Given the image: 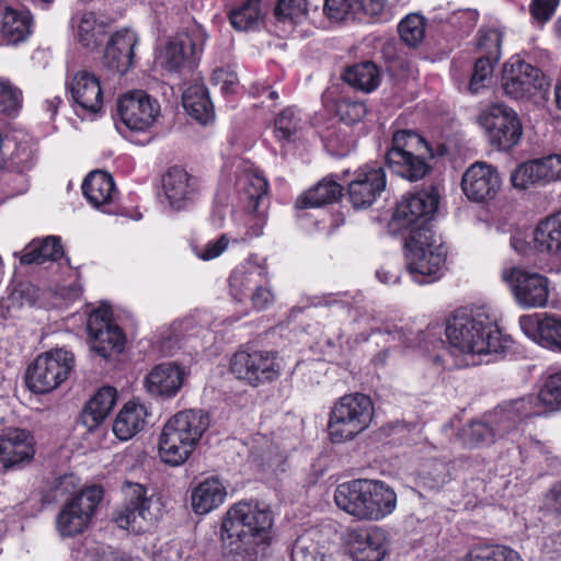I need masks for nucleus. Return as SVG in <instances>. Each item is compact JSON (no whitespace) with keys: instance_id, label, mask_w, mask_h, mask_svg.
Masks as SVG:
<instances>
[{"instance_id":"35","label":"nucleus","mask_w":561,"mask_h":561,"mask_svg":"<svg viewBox=\"0 0 561 561\" xmlns=\"http://www.w3.org/2000/svg\"><path fill=\"white\" fill-rule=\"evenodd\" d=\"M541 405L543 404L539 394L518 398L500 405L494 412V417L496 422L523 424L526 419L541 415Z\"/></svg>"},{"instance_id":"19","label":"nucleus","mask_w":561,"mask_h":561,"mask_svg":"<svg viewBox=\"0 0 561 561\" xmlns=\"http://www.w3.org/2000/svg\"><path fill=\"white\" fill-rule=\"evenodd\" d=\"M386 172L380 165H364L348 184V198L354 208L370 207L386 190Z\"/></svg>"},{"instance_id":"24","label":"nucleus","mask_w":561,"mask_h":561,"mask_svg":"<svg viewBox=\"0 0 561 561\" xmlns=\"http://www.w3.org/2000/svg\"><path fill=\"white\" fill-rule=\"evenodd\" d=\"M138 42L137 34L129 28H122L114 33L104 50V67L121 75L127 72L133 65L134 49Z\"/></svg>"},{"instance_id":"27","label":"nucleus","mask_w":561,"mask_h":561,"mask_svg":"<svg viewBox=\"0 0 561 561\" xmlns=\"http://www.w3.org/2000/svg\"><path fill=\"white\" fill-rule=\"evenodd\" d=\"M34 439L24 430L8 428L0 434V461L13 466L34 456Z\"/></svg>"},{"instance_id":"20","label":"nucleus","mask_w":561,"mask_h":561,"mask_svg":"<svg viewBox=\"0 0 561 561\" xmlns=\"http://www.w3.org/2000/svg\"><path fill=\"white\" fill-rule=\"evenodd\" d=\"M541 71L520 60L511 59L503 71V90L515 100L527 99L542 88Z\"/></svg>"},{"instance_id":"22","label":"nucleus","mask_w":561,"mask_h":561,"mask_svg":"<svg viewBox=\"0 0 561 561\" xmlns=\"http://www.w3.org/2000/svg\"><path fill=\"white\" fill-rule=\"evenodd\" d=\"M162 191L170 208L179 211L186 209L195 202L198 185L194 176L175 165L163 174Z\"/></svg>"},{"instance_id":"41","label":"nucleus","mask_w":561,"mask_h":561,"mask_svg":"<svg viewBox=\"0 0 561 561\" xmlns=\"http://www.w3.org/2000/svg\"><path fill=\"white\" fill-rule=\"evenodd\" d=\"M495 426H497V439L514 444L523 460L530 451L547 453L546 446L541 442L525 433L523 424L495 421Z\"/></svg>"},{"instance_id":"18","label":"nucleus","mask_w":561,"mask_h":561,"mask_svg":"<svg viewBox=\"0 0 561 561\" xmlns=\"http://www.w3.org/2000/svg\"><path fill=\"white\" fill-rule=\"evenodd\" d=\"M88 332L92 339V348L102 357L108 358L123 351L125 337L119 328L111 320L107 309L93 311L88 319Z\"/></svg>"},{"instance_id":"11","label":"nucleus","mask_w":561,"mask_h":561,"mask_svg":"<svg viewBox=\"0 0 561 561\" xmlns=\"http://www.w3.org/2000/svg\"><path fill=\"white\" fill-rule=\"evenodd\" d=\"M102 497V488L92 485L69 499L56 520L60 535L70 537L82 533L91 522Z\"/></svg>"},{"instance_id":"60","label":"nucleus","mask_w":561,"mask_h":561,"mask_svg":"<svg viewBox=\"0 0 561 561\" xmlns=\"http://www.w3.org/2000/svg\"><path fill=\"white\" fill-rule=\"evenodd\" d=\"M229 239L222 234L219 239L209 241L203 247H196L194 251L199 259L210 261L218 257L227 249Z\"/></svg>"},{"instance_id":"42","label":"nucleus","mask_w":561,"mask_h":561,"mask_svg":"<svg viewBox=\"0 0 561 561\" xmlns=\"http://www.w3.org/2000/svg\"><path fill=\"white\" fill-rule=\"evenodd\" d=\"M341 196L342 186L334 179L324 178L297 199L296 207L300 209L320 207L336 202Z\"/></svg>"},{"instance_id":"33","label":"nucleus","mask_w":561,"mask_h":561,"mask_svg":"<svg viewBox=\"0 0 561 561\" xmlns=\"http://www.w3.org/2000/svg\"><path fill=\"white\" fill-rule=\"evenodd\" d=\"M71 22L76 41L85 49H96L107 34V23L93 12H83Z\"/></svg>"},{"instance_id":"6","label":"nucleus","mask_w":561,"mask_h":561,"mask_svg":"<svg viewBox=\"0 0 561 561\" xmlns=\"http://www.w3.org/2000/svg\"><path fill=\"white\" fill-rule=\"evenodd\" d=\"M433 151L423 137L411 130L393 135L392 147L386 154L389 168L411 182L423 179L430 171Z\"/></svg>"},{"instance_id":"32","label":"nucleus","mask_w":561,"mask_h":561,"mask_svg":"<svg viewBox=\"0 0 561 561\" xmlns=\"http://www.w3.org/2000/svg\"><path fill=\"white\" fill-rule=\"evenodd\" d=\"M149 416L148 408L136 401L126 402L113 423V433L119 440H128L141 432Z\"/></svg>"},{"instance_id":"14","label":"nucleus","mask_w":561,"mask_h":561,"mask_svg":"<svg viewBox=\"0 0 561 561\" xmlns=\"http://www.w3.org/2000/svg\"><path fill=\"white\" fill-rule=\"evenodd\" d=\"M438 207V195L435 192H419L403 196L398 203L390 227L398 231H409L430 227V217Z\"/></svg>"},{"instance_id":"8","label":"nucleus","mask_w":561,"mask_h":561,"mask_svg":"<svg viewBox=\"0 0 561 561\" xmlns=\"http://www.w3.org/2000/svg\"><path fill=\"white\" fill-rule=\"evenodd\" d=\"M232 375L251 387H260L277 380L282 362L276 352L265 350H241L230 360Z\"/></svg>"},{"instance_id":"36","label":"nucleus","mask_w":561,"mask_h":561,"mask_svg":"<svg viewBox=\"0 0 561 561\" xmlns=\"http://www.w3.org/2000/svg\"><path fill=\"white\" fill-rule=\"evenodd\" d=\"M82 192L87 199L95 207L108 206L116 194L112 175L104 171H92L82 183Z\"/></svg>"},{"instance_id":"16","label":"nucleus","mask_w":561,"mask_h":561,"mask_svg":"<svg viewBox=\"0 0 561 561\" xmlns=\"http://www.w3.org/2000/svg\"><path fill=\"white\" fill-rule=\"evenodd\" d=\"M117 114L122 123L131 130H148L160 115L159 102L146 91L134 90L119 96Z\"/></svg>"},{"instance_id":"28","label":"nucleus","mask_w":561,"mask_h":561,"mask_svg":"<svg viewBox=\"0 0 561 561\" xmlns=\"http://www.w3.org/2000/svg\"><path fill=\"white\" fill-rule=\"evenodd\" d=\"M184 371L175 364L154 366L145 379L146 390L154 397H173L182 387Z\"/></svg>"},{"instance_id":"1","label":"nucleus","mask_w":561,"mask_h":561,"mask_svg":"<svg viewBox=\"0 0 561 561\" xmlns=\"http://www.w3.org/2000/svg\"><path fill=\"white\" fill-rule=\"evenodd\" d=\"M397 493L386 482L355 479L334 491L336 506L358 520L378 522L397 508Z\"/></svg>"},{"instance_id":"7","label":"nucleus","mask_w":561,"mask_h":561,"mask_svg":"<svg viewBox=\"0 0 561 561\" xmlns=\"http://www.w3.org/2000/svg\"><path fill=\"white\" fill-rule=\"evenodd\" d=\"M75 367L73 354L65 348H55L36 357L28 367L26 385L32 392L47 393L58 388Z\"/></svg>"},{"instance_id":"26","label":"nucleus","mask_w":561,"mask_h":561,"mask_svg":"<svg viewBox=\"0 0 561 561\" xmlns=\"http://www.w3.org/2000/svg\"><path fill=\"white\" fill-rule=\"evenodd\" d=\"M244 194L249 201V211L251 219L254 224L251 227V236H260L263 226L266 222V207H267V181L260 174L248 173L242 179Z\"/></svg>"},{"instance_id":"49","label":"nucleus","mask_w":561,"mask_h":561,"mask_svg":"<svg viewBox=\"0 0 561 561\" xmlns=\"http://www.w3.org/2000/svg\"><path fill=\"white\" fill-rule=\"evenodd\" d=\"M401 39L411 47L420 45L425 35V20L419 14L407 15L399 24Z\"/></svg>"},{"instance_id":"37","label":"nucleus","mask_w":561,"mask_h":561,"mask_svg":"<svg viewBox=\"0 0 561 561\" xmlns=\"http://www.w3.org/2000/svg\"><path fill=\"white\" fill-rule=\"evenodd\" d=\"M23 265L43 264L46 261H56L62 255L59 238L48 236L44 239H34L21 252H15Z\"/></svg>"},{"instance_id":"58","label":"nucleus","mask_w":561,"mask_h":561,"mask_svg":"<svg viewBox=\"0 0 561 561\" xmlns=\"http://www.w3.org/2000/svg\"><path fill=\"white\" fill-rule=\"evenodd\" d=\"M337 113L341 117V121L346 124H354L362 121L366 114L367 108L366 105L362 102L356 101H342L337 105Z\"/></svg>"},{"instance_id":"12","label":"nucleus","mask_w":561,"mask_h":561,"mask_svg":"<svg viewBox=\"0 0 561 561\" xmlns=\"http://www.w3.org/2000/svg\"><path fill=\"white\" fill-rule=\"evenodd\" d=\"M273 525L272 514L268 510L260 507L253 502H238L226 514L221 529L228 538L244 540L265 534Z\"/></svg>"},{"instance_id":"23","label":"nucleus","mask_w":561,"mask_h":561,"mask_svg":"<svg viewBox=\"0 0 561 561\" xmlns=\"http://www.w3.org/2000/svg\"><path fill=\"white\" fill-rule=\"evenodd\" d=\"M71 99L83 114H98L103 108V89L93 72L80 70L68 84Z\"/></svg>"},{"instance_id":"29","label":"nucleus","mask_w":561,"mask_h":561,"mask_svg":"<svg viewBox=\"0 0 561 561\" xmlns=\"http://www.w3.org/2000/svg\"><path fill=\"white\" fill-rule=\"evenodd\" d=\"M227 489L217 477H208L191 491V506L198 515H206L224 504Z\"/></svg>"},{"instance_id":"38","label":"nucleus","mask_w":561,"mask_h":561,"mask_svg":"<svg viewBox=\"0 0 561 561\" xmlns=\"http://www.w3.org/2000/svg\"><path fill=\"white\" fill-rule=\"evenodd\" d=\"M182 104L187 114L201 124H207L214 118V106L202 83L195 82L184 89Z\"/></svg>"},{"instance_id":"9","label":"nucleus","mask_w":561,"mask_h":561,"mask_svg":"<svg viewBox=\"0 0 561 561\" xmlns=\"http://www.w3.org/2000/svg\"><path fill=\"white\" fill-rule=\"evenodd\" d=\"M123 494L124 504L115 515L119 528L141 533L147 525L157 520V500L147 494L142 484L126 482Z\"/></svg>"},{"instance_id":"59","label":"nucleus","mask_w":561,"mask_h":561,"mask_svg":"<svg viewBox=\"0 0 561 561\" xmlns=\"http://www.w3.org/2000/svg\"><path fill=\"white\" fill-rule=\"evenodd\" d=\"M250 299L252 305L257 310L267 308L274 301V295L268 286L267 273L262 283H257L253 290H251Z\"/></svg>"},{"instance_id":"47","label":"nucleus","mask_w":561,"mask_h":561,"mask_svg":"<svg viewBox=\"0 0 561 561\" xmlns=\"http://www.w3.org/2000/svg\"><path fill=\"white\" fill-rule=\"evenodd\" d=\"M304 121L294 108H285L275 119V136L280 141H290L302 129Z\"/></svg>"},{"instance_id":"21","label":"nucleus","mask_w":561,"mask_h":561,"mask_svg":"<svg viewBox=\"0 0 561 561\" xmlns=\"http://www.w3.org/2000/svg\"><path fill=\"white\" fill-rule=\"evenodd\" d=\"M560 180L561 154H550L541 159L527 161L518 165L511 174V183L518 190Z\"/></svg>"},{"instance_id":"48","label":"nucleus","mask_w":561,"mask_h":561,"mask_svg":"<svg viewBox=\"0 0 561 561\" xmlns=\"http://www.w3.org/2000/svg\"><path fill=\"white\" fill-rule=\"evenodd\" d=\"M462 561H523L519 554L504 546H486L472 549Z\"/></svg>"},{"instance_id":"50","label":"nucleus","mask_w":561,"mask_h":561,"mask_svg":"<svg viewBox=\"0 0 561 561\" xmlns=\"http://www.w3.org/2000/svg\"><path fill=\"white\" fill-rule=\"evenodd\" d=\"M495 62L486 57H481L476 61L468 87L471 93H478L489 85Z\"/></svg>"},{"instance_id":"46","label":"nucleus","mask_w":561,"mask_h":561,"mask_svg":"<svg viewBox=\"0 0 561 561\" xmlns=\"http://www.w3.org/2000/svg\"><path fill=\"white\" fill-rule=\"evenodd\" d=\"M461 439L468 447H483L494 444L497 439V426L484 422H471L461 430Z\"/></svg>"},{"instance_id":"64","label":"nucleus","mask_w":561,"mask_h":561,"mask_svg":"<svg viewBox=\"0 0 561 561\" xmlns=\"http://www.w3.org/2000/svg\"><path fill=\"white\" fill-rule=\"evenodd\" d=\"M213 78L217 83H221V90L227 93L232 92L233 87L238 83L237 75L226 69L215 70Z\"/></svg>"},{"instance_id":"52","label":"nucleus","mask_w":561,"mask_h":561,"mask_svg":"<svg viewBox=\"0 0 561 561\" xmlns=\"http://www.w3.org/2000/svg\"><path fill=\"white\" fill-rule=\"evenodd\" d=\"M540 402L554 410L561 409V370L550 375L539 392Z\"/></svg>"},{"instance_id":"61","label":"nucleus","mask_w":561,"mask_h":561,"mask_svg":"<svg viewBox=\"0 0 561 561\" xmlns=\"http://www.w3.org/2000/svg\"><path fill=\"white\" fill-rule=\"evenodd\" d=\"M560 0H533L529 7L533 18L539 23H546L552 18Z\"/></svg>"},{"instance_id":"63","label":"nucleus","mask_w":561,"mask_h":561,"mask_svg":"<svg viewBox=\"0 0 561 561\" xmlns=\"http://www.w3.org/2000/svg\"><path fill=\"white\" fill-rule=\"evenodd\" d=\"M357 12L363 11L369 16H379L386 10V0H357Z\"/></svg>"},{"instance_id":"3","label":"nucleus","mask_w":561,"mask_h":561,"mask_svg":"<svg viewBox=\"0 0 561 561\" xmlns=\"http://www.w3.org/2000/svg\"><path fill=\"white\" fill-rule=\"evenodd\" d=\"M446 336L453 350L472 358L504 350L500 330L481 313H456L447 323Z\"/></svg>"},{"instance_id":"51","label":"nucleus","mask_w":561,"mask_h":561,"mask_svg":"<svg viewBox=\"0 0 561 561\" xmlns=\"http://www.w3.org/2000/svg\"><path fill=\"white\" fill-rule=\"evenodd\" d=\"M502 33L495 28L479 31L478 47L484 53L483 57L499 61L501 57Z\"/></svg>"},{"instance_id":"44","label":"nucleus","mask_w":561,"mask_h":561,"mask_svg":"<svg viewBox=\"0 0 561 561\" xmlns=\"http://www.w3.org/2000/svg\"><path fill=\"white\" fill-rule=\"evenodd\" d=\"M265 274L266 271L255 264L234 270L229 278L231 295L238 300L250 296L257 283L264 280Z\"/></svg>"},{"instance_id":"17","label":"nucleus","mask_w":561,"mask_h":561,"mask_svg":"<svg viewBox=\"0 0 561 561\" xmlns=\"http://www.w3.org/2000/svg\"><path fill=\"white\" fill-rule=\"evenodd\" d=\"M502 180L495 167L484 161L472 163L462 174L461 188L468 199L485 203L496 197Z\"/></svg>"},{"instance_id":"25","label":"nucleus","mask_w":561,"mask_h":561,"mask_svg":"<svg viewBox=\"0 0 561 561\" xmlns=\"http://www.w3.org/2000/svg\"><path fill=\"white\" fill-rule=\"evenodd\" d=\"M348 545L355 561H381L388 549L386 533L379 527L352 531Z\"/></svg>"},{"instance_id":"39","label":"nucleus","mask_w":561,"mask_h":561,"mask_svg":"<svg viewBox=\"0 0 561 561\" xmlns=\"http://www.w3.org/2000/svg\"><path fill=\"white\" fill-rule=\"evenodd\" d=\"M117 400V391L113 387H102L87 403L82 419L89 428L100 425L111 413Z\"/></svg>"},{"instance_id":"62","label":"nucleus","mask_w":561,"mask_h":561,"mask_svg":"<svg viewBox=\"0 0 561 561\" xmlns=\"http://www.w3.org/2000/svg\"><path fill=\"white\" fill-rule=\"evenodd\" d=\"M534 231L526 233L524 231H516L511 238V247L519 254L526 255L531 250H537L533 240Z\"/></svg>"},{"instance_id":"45","label":"nucleus","mask_w":561,"mask_h":561,"mask_svg":"<svg viewBox=\"0 0 561 561\" xmlns=\"http://www.w3.org/2000/svg\"><path fill=\"white\" fill-rule=\"evenodd\" d=\"M264 16L261 0H245L229 13L231 26L236 31L247 32L259 27Z\"/></svg>"},{"instance_id":"10","label":"nucleus","mask_w":561,"mask_h":561,"mask_svg":"<svg viewBox=\"0 0 561 561\" xmlns=\"http://www.w3.org/2000/svg\"><path fill=\"white\" fill-rule=\"evenodd\" d=\"M478 119L491 146L500 150L513 148L522 137V125L516 113L502 103L482 110Z\"/></svg>"},{"instance_id":"57","label":"nucleus","mask_w":561,"mask_h":561,"mask_svg":"<svg viewBox=\"0 0 561 561\" xmlns=\"http://www.w3.org/2000/svg\"><path fill=\"white\" fill-rule=\"evenodd\" d=\"M450 479L449 467L444 461H433L423 476V483L430 489H439Z\"/></svg>"},{"instance_id":"54","label":"nucleus","mask_w":561,"mask_h":561,"mask_svg":"<svg viewBox=\"0 0 561 561\" xmlns=\"http://www.w3.org/2000/svg\"><path fill=\"white\" fill-rule=\"evenodd\" d=\"M357 0H325L324 14L328 19L334 22H341L357 12Z\"/></svg>"},{"instance_id":"30","label":"nucleus","mask_w":561,"mask_h":561,"mask_svg":"<svg viewBox=\"0 0 561 561\" xmlns=\"http://www.w3.org/2000/svg\"><path fill=\"white\" fill-rule=\"evenodd\" d=\"M34 21L26 9L5 7L1 13L0 35L8 45L25 42L33 32Z\"/></svg>"},{"instance_id":"34","label":"nucleus","mask_w":561,"mask_h":561,"mask_svg":"<svg viewBox=\"0 0 561 561\" xmlns=\"http://www.w3.org/2000/svg\"><path fill=\"white\" fill-rule=\"evenodd\" d=\"M523 331L546 347L561 348V320L553 316L542 319L522 317L519 320Z\"/></svg>"},{"instance_id":"5","label":"nucleus","mask_w":561,"mask_h":561,"mask_svg":"<svg viewBox=\"0 0 561 561\" xmlns=\"http://www.w3.org/2000/svg\"><path fill=\"white\" fill-rule=\"evenodd\" d=\"M373 416L374 404L368 396L354 392L341 397L329 414L330 439L335 444L352 440L369 426Z\"/></svg>"},{"instance_id":"31","label":"nucleus","mask_w":561,"mask_h":561,"mask_svg":"<svg viewBox=\"0 0 561 561\" xmlns=\"http://www.w3.org/2000/svg\"><path fill=\"white\" fill-rule=\"evenodd\" d=\"M329 539L316 528L299 536L293 545L291 561H327L330 557Z\"/></svg>"},{"instance_id":"55","label":"nucleus","mask_w":561,"mask_h":561,"mask_svg":"<svg viewBox=\"0 0 561 561\" xmlns=\"http://www.w3.org/2000/svg\"><path fill=\"white\" fill-rule=\"evenodd\" d=\"M307 14V0H278L275 15L278 20L299 21Z\"/></svg>"},{"instance_id":"40","label":"nucleus","mask_w":561,"mask_h":561,"mask_svg":"<svg viewBox=\"0 0 561 561\" xmlns=\"http://www.w3.org/2000/svg\"><path fill=\"white\" fill-rule=\"evenodd\" d=\"M533 240L538 251L561 256V210L538 224Z\"/></svg>"},{"instance_id":"13","label":"nucleus","mask_w":561,"mask_h":561,"mask_svg":"<svg viewBox=\"0 0 561 561\" xmlns=\"http://www.w3.org/2000/svg\"><path fill=\"white\" fill-rule=\"evenodd\" d=\"M502 279L506 283L518 306L542 308L549 299V279L534 272L513 266L502 272Z\"/></svg>"},{"instance_id":"4","label":"nucleus","mask_w":561,"mask_h":561,"mask_svg":"<svg viewBox=\"0 0 561 561\" xmlns=\"http://www.w3.org/2000/svg\"><path fill=\"white\" fill-rule=\"evenodd\" d=\"M404 245L407 270L415 283L428 284L442 276L448 249L431 227L414 229Z\"/></svg>"},{"instance_id":"15","label":"nucleus","mask_w":561,"mask_h":561,"mask_svg":"<svg viewBox=\"0 0 561 561\" xmlns=\"http://www.w3.org/2000/svg\"><path fill=\"white\" fill-rule=\"evenodd\" d=\"M204 34L201 30L178 34L159 49L156 64L163 70L176 73L194 64L204 46Z\"/></svg>"},{"instance_id":"53","label":"nucleus","mask_w":561,"mask_h":561,"mask_svg":"<svg viewBox=\"0 0 561 561\" xmlns=\"http://www.w3.org/2000/svg\"><path fill=\"white\" fill-rule=\"evenodd\" d=\"M35 164V158L32 149L26 145H19L12 152L9 160V168L20 174L23 182L26 183L24 174L28 172Z\"/></svg>"},{"instance_id":"43","label":"nucleus","mask_w":561,"mask_h":561,"mask_svg":"<svg viewBox=\"0 0 561 561\" xmlns=\"http://www.w3.org/2000/svg\"><path fill=\"white\" fill-rule=\"evenodd\" d=\"M342 78L347 84L365 93L373 92L380 84V71L371 61L348 67Z\"/></svg>"},{"instance_id":"56","label":"nucleus","mask_w":561,"mask_h":561,"mask_svg":"<svg viewBox=\"0 0 561 561\" xmlns=\"http://www.w3.org/2000/svg\"><path fill=\"white\" fill-rule=\"evenodd\" d=\"M22 93L9 81L0 80V113H12L21 106Z\"/></svg>"},{"instance_id":"2","label":"nucleus","mask_w":561,"mask_h":561,"mask_svg":"<svg viewBox=\"0 0 561 561\" xmlns=\"http://www.w3.org/2000/svg\"><path fill=\"white\" fill-rule=\"evenodd\" d=\"M209 426V417L201 410H184L174 414L159 437V456L170 466L184 463Z\"/></svg>"}]
</instances>
